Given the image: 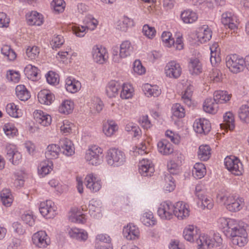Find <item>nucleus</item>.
<instances>
[{"label": "nucleus", "instance_id": "obj_1", "mask_svg": "<svg viewBox=\"0 0 249 249\" xmlns=\"http://www.w3.org/2000/svg\"><path fill=\"white\" fill-rule=\"evenodd\" d=\"M125 156L124 153L118 149L111 148L107 152L106 160L109 165L113 166H120L125 162Z\"/></svg>", "mask_w": 249, "mask_h": 249}, {"label": "nucleus", "instance_id": "obj_2", "mask_svg": "<svg viewBox=\"0 0 249 249\" xmlns=\"http://www.w3.org/2000/svg\"><path fill=\"white\" fill-rule=\"evenodd\" d=\"M85 159L92 165L100 164L103 161V149L96 145L92 146L86 152Z\"/></svg>", "mask_w": 249, "mask_h": 249}, {"label": "nucleus", "instance_id": "obj_3", "mask_svg": "<svg viewBox=\"0 0 249 249\" xmlns=\"http://www.w3.org/2000/svg\"><path fill=\"white\" fill-rule=\"evenodd\" d=\"M217 239L213 238L207 234H203L199 235L196 239V243L199 247V249H210L215 246H219L222 243V239L217 237Z\"/></svg>", "mask_w": 249, "mask_h": 249}, {"label": "nucleus", "instance_id": "obj_4", "mask_svg": "<svg viewBox=\"0 0 249 249\" xmlns=\"http://www.w3.org/2000/svg\"><path fill=\"white\" fill-rule=\"evenodd\" d=\"M225 165L226 168L233 174L239 176L242 174L243 168L240 160L235 157L232 158L227 157L225 159Z\"/></svg>", "mask_w": 249, "mask_h": 249}, {"label": "nucleus", "instance_id": "obj_5", "mask_svg": "<svg viewBox=\"0 0 249 249\" xmlns=\"http://www.w3.org/2000/svg\"><path fill=\"white\" fill-rule=\"evenodd\" d=\"M174 206L170 201L161 203L158 208V214L161 219L170 220L174 215Z\"/></svg>", "mask_w": 249, "mask_h": 249}, {"label": "nucleus", "instance_id": "obj_6", "mask_svg": "<svg viewBox=\"0 0 249 249\" xmlns=\"http://www.w3.org/2000/svg\"><path fill=\"white\" fill-rule=\"evenodd\" d=\"M92 55L94 62H106L108 58V54L106 48L100 45H96L93 47Z\"/></svg>", "mask_w": 249, "mask_h": 249}, {"label": "nucleus", "instance_id": "obj_7", "mask_svg": "<svg viewBox=\"0 0 249 249\" xmlns=\"http://www.w3.org/2000/svg\"><path fill=\"white\" fill-rule=\"evenodd\" d=\"M193 127L197 133L206 135L211 129V124L208 120L200 118L196 120L193 124Z\"/></svg>", "mask_w": 249, "mask_h": 249}, {"label": "nucleus", "instance_id": "obj_8", "mask_svg": "<svg viewBox=\"0 0 249 249\" xmlns=\"http://www.w3.org/2000/svg\"><path fill=\"white\" fill-rule=\"evenodd\" d=\"M39 211L42 215L47 218H52L56 215L54 203L50 200L40 203Z\"/></svg>", "mask_w": 249, "mask_h": 249}, {"label": "nucleus", "instance_id": "obj_9", "mask_svg": "<svg viewBox=\"0 0 249 249\" xmlns=\"http://www.w3.org/2000/svg\"><path fill=\"white\" fill-rule=\"evenodd\" d=\"M85 182L87 188L93 193L99 191L101 188V179L97 178L93 174L88 175L85 178Z\"/></svg>", "mask_w": 249, "mask_h": 249}, {"label": "nucleus", "instance_id": "obj_10", "mask_svg": "<svg viewBox=\"0 0 249 249\" xmlns=\"http://www.w3.org/2000/svg\"><path fill=\"white\" fill-rule=\"evenodd\" d=\"M174 206V215L178 219L183 220L186 219L189 215L190 210H189L188 205L183 201H178L177 202Z\"/></svg>", "mask_w": 249, "mask_h": 249}, {"label": "nucleus", "instance_id": "obj_11", "mask_svg": "<svg viewBox=\"0 0 249 249\" xmlns=\"http://www.w3.org/2000/svg\"><path fill=\"white\" fill-rule=\"evenodd\" d=\"M33 243L39 248H46L50 243V239L45 231H40L32 237Z\"/></svg>", "mask_w": 249, "mask_h": 249}, {"label": "nucleus", "instance_id": "obj_12", "mask_svg": "<svg viewBox=\"0 0 249 249\" xmlns=\"http://www.w3.org/2000/svg\"><path fill=\"white\" fill-rule=\"evenodd\" d=\"M227 230L225 232V235L227 237H231L232 235H236V234H245L246 233V230L241 228L237 221L233 219L229 220L228 226H227Z\"/></svg>", "mask_w": 249, "mask_h": 249}, {"label": "nucleus", "instance_id": "obj_13", "mask_svg": "<svg viewBox=\"0 0 249 249\" xmlns=\"http://www.w3.org/2000/svg\"><path fill=\"white\" fill-rule=\"evenodd\" d=\"M139 172L143 177H150L155 171L153 164L151 160L143 159L139 163Z\"/></svg>", "mask_w": 249, "mask_h": 249}, {"label": "nucleus", "instance_id": "obj_14", "mask_svg": "<svg viewBox=\"0 0 249 249\" xmlns=\"http://www.w3.org/2000/svg\"><path fill=\"white\" fill-rule=\"evenodd\" d=\"M165 73L170 78H178L181 73L179 63H169L165 67Z\"/></svg>", "mask_w": 249, "mask_h": 249}, {"label": "nucleus", "instance_id": "obj_15", "mask_svg": "<svg viewBox=\"0 0 249 249\" xmlns=\"http://www.w3.org/2000/svg\"><path fill=\"white\" fill-rule=\"evenodd\" d=\"M139 230L132 224H129L123 229V234L127 240H135L139 237Z\"/></svg>", "mask_w": 249, "mask_h": 249}, {"label": "nucleus", "instance_id": "obj_16", "mask_svg": "<svg viewBox=\"0 0 249 249\" xmlns=\"http://www.w3.org/2000/svg\"><path fill=\"white\" fill-rule=\"evenodd\" d=\"M236 18L231 12H225L222 15L221 22L225 27L231 30L237 28Z\"/></svg>", "mask_w": 249, "mask_h": 249}, {"label": "nucleus", "instance_id": "obj_17", "mask_svg": "<svg viewBox=\"0 0 249 249\" xmlns=\"http://www.w3.org/2000/svg\"><path fill=\"white\" fill-rule=\"evenodd\" d=\"M34 118L36 122L44 126L50 124L52 118L50 115L40 110H37L34 113Z\"/></svg>", "mask_w": 249, "mask_h": 249}, {"label": "nucleus", "instance_id": "obj_18", "mask_svg": "<svg viewBox=\"0 0 249 249\" xmlns=\"http://www.w3.org/2000/svg\"><path fill=\"white\" fill-rule=\"evenodd\" d=\"M38 101L46 105H51L55 99L54 95L50 90L43 89L40 91L37 95Z\"/></svg>", "mask_w": 249, "mask_h": 249}, {"label": "nucleus", "instance_id": "obj_19", "mask_svg": "<svg viewBox=\"0 0 249 249\" xmlns=\"http://www.w3.org/2000/svg\"><path fill=\"white\" fill-rule=\"evenodd\" d=\"M60 151L67 156H71L74 153V148L71 141L65 138L60 140Z\"/></svg>", "mask_w": 249, "mask_h": 249}, {"label": "nucleus", "instance_id": "obj_20", "mask_svg": "<svg viewBox=\"0 0 249 249\" xmlns=\"http://www.w3.org/2000/svg\"><path fill=\"white\" fill-rule=\"evenodd\" d=\"M65 83L67 91L71 93L77 92L81 87V83L71 76L66 78Z\"/></svg>", "mask_w": 249, "mask_h": 249}, {"label": "nucleus", "instance_id": "obj_21", "mask_svg": "<svg viewBox=\"0 0 249 249\" xmlns=\"http://www.w3.org/2000/svg\"><path fill=\"white\" fill-rule=\"evenodd\" d=\"M121 88L120 83L116 81H110L106 87V93L109 98L116 97Z\"/></svg>", "mask_w": 249, "mask_h": 249}, {"label": "nucleus", "instance_id": "obj_22", "mask_svg": "<svg viewBox=\"0 0 249 249\" xmlns=\"http://www.w3.org/2000/svg\"><path fill=\"white\" fill-rule=\"evenodd\" d=\"M158 151L163 155H169L174 151L172 144L166 140H162L157 144Z\"/></svg>", "mask_w": 249, "mask_h": 249}, {"label": "nucleus", "instance_id": "obj_23", "mask_svg": "<svg viewBox=\"0 0 249 249\" xmlns=\"http://www.w3.org/2000/svg\"><path fill=\"white\" fill-rule=\"evenodd\" d=\"M142 89L145 95L148 97H158L161 94V90L158 86L151 85L148 83L143 85Z\"/></svg>", "mask_w": 249, "mask_h": 249}, {"label": "nucleus", "instance_id": "obj_24", "mask_svg": "<svg viewBox=\"0 0 249 249\" xmlns=\"http://www.w3.org/2000/svg\"><path fill=\"white\" fill-rule=\"evenodd\" d=\"M240 199H235L232 196H229L227 198L226 201L225 202L226 205L227 209L232 212L239 211L241 209Z\"/></svg>", "mask_w": 249, "mask_h": 249}, {"label": "nucleus", "instance_id": "obj_25", "mask_svg": "<svg viewBox=\"0 0 249 249\" xmlns=\"http://www.w3.org/2000/svg\"><path fill=\"white\" fill-rule=\"evenodd\" d=\"M26 19L30 25L40 26L43 23V17L36 11H32L30 15H27Z\"/></svg>", "mask_w": 249, "mask_h": 249}, {"label": "nucleus", "instance_id": "obj_26", "mask_svg": "<svg viewBox=\"0 0 249 249\" xmlns=\"http://www.w3.org/2000/svg\"><path fill=\"white\" fill-rule=\"evenodd\" d=\"M231 97V94H229L227 91L218 90L214 92L213 100L218 104H224L229 101Z\"/></svg>", "mask_w": 249, "mask_h": 249}, {"label": "nucleus", "instance_id": "obj_27", "mask_svg": "<svg viewBox=\"0 0 249 249\" xmlns=\"http://www.w3.org/2000/svg\"><path fill=\"white\" fill-rule=\"evenodd\" d=\"M218 108V104L214 102L213 98H207L203 103V110L207 113L214 114L217 112Z\"/></svg>", "mask_w": 249, "mask_h": 249}, {"label": "nucleus", "instance_id": "obj_28", "mask_svg": "<svg viewBox=\"0 0 249 249\" xmlns=\"http://www.w3.org/2000/svg\"><path fill=\"white\" fill-rule=\"evenodd\" d=\"M39 71L36 67L30 64L25 68L24 72L28 79L35 81L38 78Z\"/></svg>", "mask_w": 249, "mask_h": 249}, {"label": "nucleus", "instance_id": "obj_29", "mask_svg": "<svg viewBox=\"0 0 249 249\" xmlns=\"http://www.w3.org/2000/svg\"><path fill=\"white\" fill-rule=\"evenodd\" d=\"M212 36V32L207 25H203L197 33V38L201 43H205L210 40Z\"/></svg>", "mask_w": 249, "mask_h": 249}, {"label": "nucleus", "instance_id": "obj_30", "mask_svg": "<svg viewBox=\"0 0 249 249\" xmlns=\"http://www.w3.org/2000/svg\"><path fill=\"white\" fill-rule=\"evenodd\" d=\"M60 147L59 146L55 144H50L47 147L45 152V157L48 160L54 159L58 157Z\"/></svg>", "mask_w": 249, "mask_h": 249}, {"label": "nucleus", "instance_id": "obj_31", "mask_svg": "<svg viewBox=\"0 0 249 249\" xmlns=\"http://www.w3.org/2000/svg\"><path fill=\"white\" fill-rule=\"evenodd\" d=\"M16 93L17 97L21 101H27L31 97L29 91L23 85H19L16 87Z\"/></svg>", "mask_w": 249, "mask_h": 249}, {"label": "nucleus", "instance_id": "obj_32", "mask_svg": "<svg viewBox=\"0 0 249 249\" xmlns=\"http://www.w3.org/2000/svg\"><path fill=\"white\" fill-rule=\"evenodd\" d=\"M96 201L92 200L89 205V213L94 218L99 219L102 216L101 207L97 206Z\"/></svg>", "mask_w": 249, "mask_h": 249}, {"label": "nucleus", "instance_id": "obj_33", "mask_svg": "<svg viewBox=\"0 0 249 249\" xmlns=\"http://www.w3.org/2000/svg\"><path fill=\"white\" fill-rule=\"evenodd\" d=\"M133 51V47L129 41H124L120 45L119 56L122 58H126Z\"/></svg>", "mask_w": 249, "mask_h": 249}, {"label": "nucleus", "instance_id": "obj_34", "mask_svg": "<svg viewBox=\"0 0 249 249\" xmlns=\"http://www.w3.org/2000/svg\"><path fill=\"white\" fill-rule=\"evenodd\" d=\"M206 174V168L202 163H196L192 170V174L194 177L196 179L202 178Z\"/></svg>", "mask_w": 249, "mask_h": 249}, {"label": "nucleus", "instance_id": "obj_35", "mask_svg": "<svg viewBox=\"0 0 249 249\" xmlns=\"http://www.w3.org/2000/svg\"><path fill=\"white\" fill-rule=\"evenodd\" d=\"M0 199L2 204L6 207L10 206L13 199L9 189H5L1 191L0 194Z\"/></svg>", "mask_w": 249, "mask_h": 249}, {"label": "nucleus", "instance_id": "obj_36", "mask_svg": "<svg viewBox=\"0 0 249 249\" xmlns=\"http://www.w3.org/2000/svg\"><path fill=\"white\" fill-rule=\"evenodd\" d=\"M211 149L208 145H202L199 147L198 151V158L203 161L209 160L211 157Z\"/></svg>", "mask_w": 249, "mask_h": 249}, {"label": "nucleus", "instance_id": "obj_37", "mask_svg": "<svg viewBox=\"0 0 249 249\" xmlns=\"http://www.w3.org/2000/svg\"><path fill=\"white\" fill-rule=\"evenodd\" d=\"M196 232V231H195L194 226L193 225H189L184 230L183 235L185 240L192 242L197 239L196 235L195 234Z\"/></svg>", "mask_w": 249, "mask_h": 249}, {"label": "nucleus", "instance_id": "obj_38", "mask_svg": "<svg viewBox=\"0 0 249 249\" xmlns=\"http://www.w3.org/2000/svg\"><path fill=\"white\" fill-rule=\"evenodd\" d=\"M181 18L184 23H191L197 19V16L195 12L188 10L182 12Z\"/></svg>", "mask_w": 249, "mask_h": 249}, {"label": "nucleus", "instance_id": "obj_39", "mask_svg": "<svg viewBox=\"0 0 249 249\" xmlns=\"http://www.w3.org/2000/svg\"><path fill=\"white\" fill-rule=\"evenodd\" d=\"M246 235V233L244 234H236V235H231V237L232 238V242L233 244L237 245L239 247L244 246L248 242Z\"/></svg>", "mask_w": 249, "mask_h": 249}, {"label": "nucleus", "instance_id": "obj_40", "mask_svg": "<svg viewBox=\"0 0 249 249\" xmlns=\"http://www.w3.org/2000/svg\"><path fill=\"white\" fill-rule=\"evenodd\" d=\"M224 122L226 127L230 130H232L235 127L234 118L232 112H226L223 116Z\"/></svg>", "mask_w": 249, "mask_h": 249}, {"label": "nucleus", "instance_id": "obj_41", "mask_svg": "<svg viewBox=\"0 0 249 249\" xmlns=\"http://www.w3.org/2000/svg\"><path fill=\"white\" fill-rule=\"evenodd\" d=\"M164 180L165 183L164 186V190L165 192H171L174 190L176 184L175 179L170 174L165 175Z\"/></svg>", "mask_w": 249, "mask_h": 249}, {"label": "nucleus", "instance_id": "obj_42", "mask_svg": "<svg viewBox=\"0 0 249 249\" xmlns=\"http://www.w3.org/2000/svg\"><path fill=\"white\" fill-rule=\"evenodd\" d=\"M122 90L120 93V97L122 99H129L133 96V88L129 84H124L121 85Z\"/></svg>", "mask_w": 249, "mask_h": 249}, {"label": "nucleus", "instance_id": "obj_43", "mask_svg": "<svg viewBox=\"0 0 249 249\" xmlns=\"http://www.w3.org/2000/svg\"><path fill=\"white\" fill-rule=\"evenodd\" d=\"M118 127L112 121L108 122V124L103 126V130L105 134L107 136H111L118 130Z\"/></svg>", "mask_w": 249, "mask_h": 249}, {"label": "nucleus", "instance_id": "obj_44", "mask_svg": "<svg viewBox=\"0 0 249 249\" xmlns=\"http://www.w3.org/2000/svg\"><path fill=\"white\" fill-rule=\"evenodd\" d=\"M73 108V103L71 101L66 100L62 103L58 110L61 113L68 114L72 111Z\"/></svg>", "mask_w": 249, "mask_h": 249}, {"label": "nucleus", "instance_id": "obj_45", "mask_svg": "<svg viewBox=\"0 0 249 249\" xmlns=\"http://www.w3.org/2000/svg\"><path fill=\"white\" fill-rule=\"evenodd\" d=\"M1 52L10 61H14L17 57L16 53L11 48L10 46L7 45L2 46L1 49Z\"/></svg>", "mask_w": 249, "mask_h": 249}, {"label": "nucleus", "instance_id": "obj_46", "mask_svg": "<svg viewBox=\"0 0 249 249\" xmlns=\"http://www.w3.org/2000/svg\"><path fill=\"white\" fill-rule=\"evenodd\" d=\"M173 115L177 118H183L185 116V109L180 104H175L172 107Z\"/></svg>", "mask_w": 249, "mask_h": 249}, {"label": "nucleus", "instance_id": "obj_47", "mask_svg": "<svg viewBox=\"0 0 249 249\" xmlns=\"http://www.w3.org/2000/svg\"><path fill=\"white\" fill-rule=\"evenodd\" d=\"M7 113L11 117L18 118L20 116V112L17 106L14 103H10L7 104L6 107Z\"/></svg>", "mask_w": 249, "mask_h": 249}, {"label": "nucleus", "instance_id": "obj_48", "mask_svg": "<svg viewBox=\"0 0 249 249\" xmlns=\"http://www.w3.org/2000/svg\"><path fill=\"white\" fill-rule=\"evenodd\" d=\"M141 219L146 226L154 225L156 222L153 213L151 212L144 213Z\"/></svg>", "mask_w": 249, "mask_h": 249}, {"label": "nucleus", "instance_id": "obj_49", "mask_svg": "<svg viewBox=\"0 0 249 249\" xmlns=\"http://www.w3.org/2000/svg\"><path fill=\"white\" fill-rule=\"evenodd\" d=\"M63 36L61 35H54L53 37L50 44L53 49L59 48L64 43Z\"/></svg>", "mask_w": 249, "mask_h": 249}, {"label": "nucleus", "instance_id": "obj_50", "mask_svg": "<svg viewBox=\"0 0 249 249\" xmlns=\"http://www.w3.org/2000/svg\"><path fill=\"white\" fill-rule=\"evenodd\" d=\"M237 61H243V62H249V54L244 58L236 54H231L226 57V62H236Z\"/></svg>", "mask_w": 249, "mask_h": 249}, {"label": "nucleus", "instance_id": "obj_51", "mask_svg": "<svg viewBox=\"0 0 249 249\" xmlns=\"http://www.w3.org/2000/svg\"><path fill=\"white\" fill-rule=\"evenodd\" d=\"M26 55L32 60H36L39 53V49L38 47L34 46L28 47L26 49Z\"/></svg>", "mask_w": 249, "mask_h": 249}, {"label": "nucleus", "instance_id": "obj_52", "mask_svg": "<svg viewBox=\"0 0 249 249\" xmlns=\"http://www.w3.org/2000/svg\"><path fill=\"white\" fill-rule=\"evenodd\" d=\"M130 22L131 21L129 18L124 17L122 19L118 21L116 28L121 31L126 32Z\"/></svg>", "mask_w": 249, "mask_h": 249}, {"label": "nucleus", "instance_id": "obj_53", "mask_svg": "<svg viewBox=\"0 0 249 249\" xmlns=\"http://www.w3.org/2000/svg\"><path fill=\"white\" fill-rule=\"evenodd\" d=\"M226 66L229 70L234 73L242 71L244 68V64L246 63H226Z\"/></svg>", "mask_w": 249, "mask_h": 249}, {"label": "nucleus", "instance_id": "obj_54", "mask_svg": "<svg viewBox=\"0 0 249 249\" xmlns=\"http://www.w3.org/2000/svg\"><path fill=\"white\" fill-rule=\"evenodd\" d=\"M59 76L55 72L49 71L46 74L47 82L51 85H55L59 83Z\"/></svg>", "mask_w": 249, "mask_h": 249}, {"label": "nucleus", "instance_id": "obj_55", "mask_svg": "<svg viewBox=\"0 0 249 249\" xmlns=\"http://www.w3.org/2000/svg\"><path fill=\"white\" fill-rule=\"evenodd\" d=\"M161 39L167 47H171L174 43V39L172 38V34L169 32H163L161 35Z\"/></svg>", "mask_w": 249, "mask_h": 249}, {"label": "nucleus", "instance_id": "obj_56", "mask_svg": "<svg viewBox=\"0 0 249 249\" xmlns=\"http://www.w3.org/2000/svg\"><path fill=\"white\" fill-rule=\"evenodd\" d=\"M189 71L192 75H198L202 72V66L200 63H190Z\"/></svg>", "mask_w": 249, "mask_h": 249}, {"label": "nucleus", "instance_id": "obj_57", "mask_svg": "<svg viewBox=\"0 0 249 249\" xmlns=\"http://www.w3.org/2000/svg\"><path fill=\"white\" fill-rule=\"evenodd\" d=\"M142 32L148 38H153L155 36L156 31L154 27L145 24L143 26Z\"/></svg>", "mask_w": 249, "mask_h": 249}, {"label": "nucleus", "instance_id": "obj_58", "mask_svg": "<svg viewBox=\"0 0 249 249\" xmlns=\"http://www.w3.org/2000/svg\"><path fill=\"white\" fill-rule=\"evenodd\" d=\"M65 4L63 0H53L51 3L54 10L58 13L62 12L64 11Z\"/></svg>", "mask_w": 249, "mask_h": 249}, {"label": "nucleus", "instance_id": "obj_59", "mask_svg": "<svg viewBox=\"0 0 249 249\" xmlns=\"http://www.w3.org/2000/svg\"><path fill=\"white\" fill-rule=\"evenodd\" d=\"M73 33L78 37H83L86 34V31L88 30L87 27L84 26H74L72 28Z\"/></svg>", "mask_w": 249, "mask_h": 249}, {"label": "nucleus", "instance_id": "obj_60", "mask_svg": "<svg viewBox=\"0 0 249 249\" xmlns=\"http://www.w3.org/2000/svg\"><path fill=\"white\" fill-rule=\"evenodd\" d=\"M200 202H198L199 204L201 202V207L203 209L207 208L208 209H211L213 207V203L212 202L211 199L208 198L205 195L204 197H202V198H198Z\"/></svg>", "mask_w": 249, "mask_h": 249}, {"label": "nucleus", "instance_id": "obj_61", "mask_svg": "<svg viewBox=\"0 0 249 249\" xmlns=\"http://www.w3.org/2000/svg\"><path fill=\"white\" fill-rule=\"evenodd\" d=\"M71 236L81 240L85 241L88 238L87 232H81L79 229L72 230V233H71Z\"/></svg>", "mask_w": 249, "mask_h": 249}, {"label": "nucleus", "instance_id": "obj_62", "mask_svg": "<svg viewBox=\"0 0 249 249\" xmlns=\"http://www.w3.org/2000/svg\"><path fill=\"white\" fill-rule=\"evenodd\" d=\"M70 219L71 222L80 224L85 223L87 220L84 214H74L70 217Z\"/></svg>", "mask_w": 249, "mask_h": 249}, {"label": "nucleus", "instance_id": "obj_63", "mask_svg": "<svg viewBox=\"0 0 249 249\" xmlns=\"http://www.w3.org/2000/svg\"><path fill=\"white\" fill-rule=\"evenodd\" d=\"M3 130L7 136L11 137L16 136L18 131L16 128L11 126L9 124H6L4 126Z\"/></svg>", "mask_w": 249, "mask_h": 249}, {"label": "nucleus", "instance_id": "obj_64", "mask_svg": "<svg viewBox=\"0 0 249 249\" xmlns=\"http://www.w3.org/2000/svg\"><path fill=\"white\" fill-rule=\"evenodd\" d=\"M178 163H177L174 160H171L168 164V168L170 175H177L179 172Z\"/></svg>", "mask_w": 249, "mask_h": 249}]
</instances>
